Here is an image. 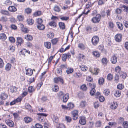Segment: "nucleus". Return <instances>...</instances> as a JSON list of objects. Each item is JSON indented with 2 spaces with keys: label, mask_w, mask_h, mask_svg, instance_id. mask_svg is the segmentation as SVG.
<instances>
[{
  "label": "nucleus",
  "mask_w": 128,
  "mask_h": 128,
  "mask_svg": "<svg viewBox=\"0 0 128 128\" xmlns=\"http://www.w3.org/2000/svg\"><path fill=\"white\" fill-rule=\"evenodd\" d=\"M86 105V103L85 101H82L80 103V106L82 107H85Z\"/></svg>",
  "instance_id": "3c124183"
},
{
  "label": "nucleus",
  "mask_w": 128,
  "mask_h": 128,
  "mask_svg": "<svg viewBox=\"0 0 128 128\" xmlns=\"http://www.w3.org/2000/svg\"><path fill=\"white\" fill-rule=\"evenodd\" d=\"M8 96L6 94L4 93H2L1 94L0 98L2 100H5L8 97Z\"/></svg>",
  "instance_id": "412c9836"
},
{
  "label": "nucleus",
  "mask_w": 128,
  "mask_h": 128,
  "mask_svg": "<svg viewBox=\"0 0 128 128\" xmlns=\"http://www.w3.org/2000/svg\"><path fill=\"white\" fill-rule=\"evenodd\" d=\"M82 74L80 72H76L75 73L73 74L74 77L78 78L81 77Z\"/></svg>",
  "instance_id": "4be33fe9"
},
{
  "label": "nucleus",
  "mask_w": 128,
  "mask_h": 128,
  "mask_svg": "<svg viewBox=\"0 0 128 128\" xmlns=\"http://www.w3.org/2000/svg\"><path fill=\"white\" fill-rule=\"evenodd\" d=\"M24 120L25 122L26 123H30L32 120V118L28 116L25 117L24 118Z\"/></svg>",
  "instance_id": "dca6fc26"
},
{
  "label": "nucleus",
  "mask_w": 128,
  "mask_h": 128,
  "mask_svg": "<svg viewBox=\"0 0 128 128\" xmlns=\"http://www.w3.org/2000/svg\"><path fill=\"white\" fill-rule=\"evenodd\" d=\"M5 122L7 125L10 127H12L14 126V123L11 120L7 119L6 120Z\"/></svg>",
  "instance_id": "1a4fd4ad"
},
{
  "label": "nucleus",
  "mask_w": 128,
  "mask_h": 128,
  "mask_svg": "<svg viewBox=\"0 0 128 128\" xmlns=\"http://www.w3.org/2000/svg\"><path fill=\"white\" fill-rule=\"evenodd\" d=\"M38 110L39 111L42 112H44L46 111V109L45 108H43L41 106L38 107Z\"/></svg>",
  "instance_id": "864d4df0"
},
{
  "label": "nucleus",
  "mask_w": 128,
  "mask_h": 128,
  "mask_svg": "<svg viewBox=\"0 0 128 128\" xmlns=\"http://www.w3.org/2000/svg\"><path fill=\"white\" fill-rule=\"evenodd\" d=\"M36 22L38 24V25L42 24V20L41 18H38L36 20Z\"/></svg>",
  "instance_id": "e2e57ef3"
},
{
  "label": "nucleus",
  "mask_w": 128,
  "mask_h": 128,
  "mask_svg": "<svg viewBox=\"0 0 128 128\" xmlns=\"http://www.w3.org/2000/svg\"><path fill=\"white\" fill-rule=\"evenodd\" d=\"M59 25L60 28L63 30L64 29L65 26L63 22H60L59 24Z\"/></svg>",
  "instance_id": "e433bc0d"
},
{
  "label": "nucleus",
  "mask_w": 128,
  "mask_h": 128,
  "mask_svg": "<svg viewBox=\"0 0 128 128\" xmlns=\"http://www.w3.org/2000/svg\"><path fill=\"white\" fill-rule=\"evenodd\" d=\"M4 4L7 5H10L12 4V2L9 0H7L5 1Z\"/></svg>",
  "instance_id": "052dcab7"
},
{
  "label": "nucleus",
  "mask_w": 128,
  "mask_h": 128,
  "mask_svg": "<svg viewBox=\"0 0 128 128\" xmlns=\"http://www.w3.org/2000/svg\"><path fill=\"white\" fill-rule=\"evenodd\" d=\"M49 25L54 27H56V23L54 21H52L49 23Z\"/></svg>",
  "instance_id": "603ef678"
},
{
  "label": "nucleus",
  "mask_w": 128,
  "mask_h": 128,
  "mask_svg": "<svg viewBox=\"0 0 128 128\" xmlns=\"http://www.w3.org/2000/svg\"><path fill=\"white\" fill-rule=\"evenodd\" d=\"M69 94H64L62 98L63 102H66L69 98Z\"/></svg>",
  "instance_id": "9b49d317"
},
{
  "label": "nucleus",
  "mask_w": 128,
  "mask_h": 128,
  "mask_svg": "<svg viewBox=\"0 0 128 128\" xmlns=\"http://www.w3.org/2000/svg\"><path fill=\"white\" fill-rule=\"evenodd\" d=\"M102 62L104 65L106 64L108 62V60L106 58H104L102 59Z\"/></svg>",
  "instance_id": "2f4dec72"
},
{
  "label": "nucleus",
  "mask_w": 128,
  "mask_h": 128,
  "mask_svg": "<svg viewBox=\"0 0 128 128\" xmlns=\"http://www.w3.org/2000/svg\"><path fill=\"white\" fill-rule=\"evenodd\" d=\"M67 58V57L66 56V54H63L62 56V60L64 61H65Z\"/></svg>",
  "instance_id": "338daca9"
},
{
  "label": "nucleus",
  "mask_w": 128,
  "mask_h": 128,
  "mask_svg": "<svg viewBox=\"0 0 128 128\" xmlns=\"http://www.w3.org/2000/svg\"><path fill=\"white\" fill-rule=\"evenodd\" d=\"M80 67L82 70L83 71H86L88 69V68L86 66L81 65L80 66Z\"/></svg>",
  "instance_id": "c85d7f7f"
},
{
  "label": "nucleus",
  "mask_w": 128,
  "mask_h": 128,
  "mask_svg": "<svg viewBox=\"0 0 128 128\" xmlns=\"http://www.w3.org/2000/svg\"><path fill=\"white\" fill-rule=\"evenodd\" d=\"M121 8H124L125 11L128 13V7L124 5H122L121 6Z\"/></svg>",
  "instance_id": "13d9d810"
},
{
  "label": "nucleus",
  "mask_w": 128,
  "mask_h": 128,
  "mask_svg": "<svg viewBox=\"0 0 128 128\" xmlns=\"http://www.w3.org/2000/svg\"><path fill=\"white\" fill-rule=\"evenodd\" d=\"M96 90L94 88H92L91 90L90 91V93L92 95H94L95 93Z\"/></svg>",
  "instance_id": "774afa93"
},
{
  "label": "nucleus",
  "mask_w": 128,
  "mask_h": 128,
  "mask_svg": "<svg viewBox=\"0 0 128 128\" xmlns=\"http://www.w3.org/2000/svg\"><path fill=\"white\" fill-rule=\"evenodd\" d=\"M68 110L72 109L74 107V104L70 102L67 104Z\"/></svg>",
  "instance_id": "6ab92c4d"
},
{
  "label": "nucleus",
  "mask_w": 128,
  "mask_h": 128,
  "mask_svg": "<svg viewBox=\"0 0 128 128\" xmlns=\"http://www.w3.org/2000/svg\"><path fill=\"white\" fill-rule=\"evenodd\" d=\"M57 127L58 128H65L64 125L62 123L59 124Z\"/></svg>",
  "instance_id": "0e129e2a"
},
{
  "label": "nucleus",
  "mask_w": 128,
  "mask_h": 128,
  "mask_svg": "<svg viewBox=\"0 0 128 128\" xmlns=\"http://www.w3.org/2000/svg\"><path fill=\"white\" fill-rule=\"evenodd\" d=\"M6 38V35L4 33H1L0 34V39L2 41H4Z\"/></svg>",
  "instance_id": "5701e85b"
},
{
  "label": "nucleus",
  "mask_w": 128,
  "mask_h": 128,
  "mask_svg": "<svg viewBox=\"0 0 128 128\" xmlns=\"http://www.w3.org/2000/svg\"><path fill=\"white\" fill-rule=\"evenodd\" d=\"M88 85L91 88H94L96 87V84H92L91 83H89V84H88Z\"/></svg>",
  "instance_id": "6e6d98bb"
},
{
  "label": "nucleus",
  "mask_w": 128,
  "mask_h": 128,
  "mask_svg": "<svg viewBox=\"0 0 128 128\" xmlns=\"http://www.w3.org/2000/svg\"><path fill=\"white\" fill-rule=\"evenodd\" d=\"M47 37L50 38H53L54 36V34L52 32H48L47 35Z\"/></svg>",
  "instance_id": "c9c22d12"
},
{
  "label": "nucleus",
  "mask_w": 128,
  "mask_h": 128,
  "mask_svg": "<svg viewBox=\"0 0 128 128\" xmlns=\"http://www.w3.org/2000/svg\"><path fill=\"white\" fill-rule=\"evenodd\" d=\"M78 59L81 61H84L86 58L85 56L82 54H79L78 57Z\"/></svg>",
  "instance_id": "ddd939ff"
},
{
  "label": "nucleus",
  "mask_w": 128,
  "mask_h": 128,
  "mask_svg": "<svg viewBox=\"0 0 128 128\" xmlns=\"http://www.w3.org/2000/svg\"><path fill=\"white\" fill-rule=\"evenodd\" d=\"M35 89L32 86H30L28 88V91L29 92L31 93L34 92Z\"/></svg>",
  "instance_id": "58836bf2"
},
{
  "label": "nucleus",
  "mask_w": 128,
  "mask_h": 128,
  "mask_svg": "<svg viewBox=\"0 0 128 128\" xmlns=\"http://www.w3.org/2000/svg\"><path fill=\"white\" fill-rule=\"evenodd\" d=\"M117 60V57L114 55L112 56L111 58L110 61L113 64H116V62Z\"/></svg>",
  "instance_id": "f8f14e48"
},
{
  "label": "nucleus",
  "mask_w": 128,
  "mask_h": 128,
  "mask_svg": "<svg viewBox=\"0 0 128 128\" xmlns=\"http://www.w3.org/2000/svg\"><path fill=\"white\" fill-rule=\"evenodd\" d=\"M113 78V76L111 74H108L107 76V79L109 80H111Z\"/></svg>",
  "instance_id": "49530a36"
},
{
  "label": "nucleus",
  "mask_w": 128,
  "mask_h": 128,
  "mask_svg": "<svg viewBox=\"0 0 128 128\" xmlns=\"http://www.w3.org/2000/svg\"><path fill=\"white\" fill-rule=\"evenodd\" d=\"M100 19V14L96 15L95 17L93 18L92 19V21L93 23H98Z\"/></svg>",
  "instance_id": "f257e3e1"
},
{
  "label": "nucleus",
  "mask_w": 128,
  "mask_h": 128,
  "mask_svg": "<svg viewBox=\"0 0 128 128\" xmlns=\"http://www.w3.org/2000/svg\"><path fill=\"white\" fill-rule=\"evenodd\" d=\"M117 88L118 89L122 90L124 88V86L122 84H119L117 85Z\"/></svg>",
  "instance_id": "37998d69"
},
{
  "label": "nucleus",
  "mask_w": 128,
  "mask_h": 128,
  "mask_svg": "<svg viewBox=\"0 0 128 128\" xmlns=\"http://www.w3.org/2000/svg\"><path fill=\"white\" fill-rule=\"evenodd\" d=\"M26 75L31 76L33 74V71L30 68L26 70Z\"/></svg>",
  "instance_id": "2eb2a0df"
},
{
  "label": "nucleus",
  "mask_w": 128,
  "mask_h": 128,
  "mask_svg": "<svg viewBox=\"0 0 128 128\" xmlns=\"http://www.w3.org/2000/svg\"><path fill=\"white\" fill-rule=\"evenodd\" d=\"M39 115L38 118L39 120L40 121H42L43 120V116L46 117L47 116V114L44 113H39L38 114Z\"/></svg>",
  "instance_id": "9d476101"
},
{
  "label": "nucleus",
  "mask_w": 128,
  "mask_h": 128,
  "mask_svg": "<svg viewBox=\"0 0 128 128\" xmlns=\"http://www.w3.org/2000/svg\"><path fill=\"white\" fill-rule=\"evenodd\" d=\"M52 119L54 122L56 123H58V118L56 116H54Z\"/></svg>",
  "instance_id": "8fccbe9b"
},
{
  "label": "nucleus",
  "mask_w": 128,
  "mask_h": 128,
  "mask_svg": "<svg viewBox=\"0 0 128 128\" xmlns=\"http://www.w3.org/2000/svg\"><path fill=\"white\" fill-rule=\"evenodd\" d=\"M78 48L82 50H84L86 48L85 44L82 43H80L78 44Z\"/></svg>",
  "instance_id": "aec40b11"
},
{
  "label": "nucleus",
  "mask_w": 128,
  "mask_h": 128,
  "mask_svg": "<svg viewBox=\"0 0 128 128\" xmlns=\"http://www.w3.org/2000/svg\"><path fill=\"white\" fill-rule=\"evenodd\" d=\"M122 35L120 34H118L115 36L114 38L116 41L117 42H120L122 40Z\"/></svg>",
  "instance_id": "6e6552de"
},
{
  "label": "nucleus",
  "mask_w": 128,
  "mask_h": 128,
  "mask_svg": "<svg viewBox=\"0 0 128 128\" xmlns=\"http://www.w3.org/2000/svg\"><path fill=\"white\" fill-rule=\"evenodd\" d=\"M101 122L100 120L97 121L95 124L96 126L97 127H100L101 126Z\"/></svg>",
  "instance_id": "c03bdc74"
},
{
  "label": "nucleus",
  "mask_w": 128,
  "mask_h": 128,
  "mask_svg": "<svg viewBox=\"0 0 128 128\" xmlns=\"http://www.w3.org/2000/svg\"><path fill=\"white\" fill-rule=\"evenodd\" d=\"M98 48L102 52L104 53H106V50L104 49V47L102 45L99 46H98Z\"/></svg>",
  "instance_id": "a878e982"
},
{
  "label": "nucleus",
  "mask_w": 128,
  "mask_h": 128,
  "mask_svg": "<svg viewBox=\"0 0 128 128\" xmlns=\"http://www.w3.org/2000/svg\"><path fill=\"white\" fill-rule=\"evenodd\" d=\"M64 95V92L62 91H60L58 94V96L60 98H62Z\"/></svg>",
  "instance_id": "72a5a7b5"
},
{
  "label": "nucleus",
  "mask_w": 128,
  "mask_h": 128,
  "mask_svg": "<svg viewBox=\"0 0 128 128\" xmlns=\"http://www.w3.org/2000/svg\"><path fill=\"white\" fill-rule=\"evenodd\" d=\"M123 126L124 128H127L128 127V122L127 121L124 122Z\"/></svg>",
  "instance_id": "680f3d73"
},
{
  "label": "nucleus",
  "mask_w": 128,
  "mask_h": 128,
  "mask_svg": "<svg viewBox=\"0 0 128 128\" xmlns=\"http://www.w3.org/2000/svg\"><path fill=\"white\" fill-rule=\"evenodd\" d=\"M104 94L106 96H108L110 93L109 90L108 89H105L103 92Z\"/></svg>",
  "instance_id": "f704fd0d"
},
{
  "label": "nucleus",
  "mask_w": 128,
  "mask_h": 128,
  "mask_svg": "<svg viewBox=\"0 0 128 128\" xmlns=\"http://www.w3.org/2000/svg\"><path fill=\"white\" fill-rule=\"evenodd\" d=\"M104 80L102 78H100L98 80V83L100 84H102L104 83Z\"/></svg>",
  "instance_id": "79ce46f5"
},
{
  "label": "nucleus",
  "mask_w": 128,
  "mask_h": 128,
  "mask_svg": "<svg viewBox=\"0 0 128 128\" xmlns=\"http://www.w3.org/2000/svg\"><path fill=\"white\" fill-rule=\"evenodd\" d=\"M114 80L116 83H118L119 81V76L118 75L116 74L115 76Z\"/></svg>",
  "instance_id": "69168bd1"
},
{
  "label": "nucleus",
  "mask_w": 128,
  "mask_h": 128,
  "mask_svg": "<svg viewBox=\"0 0 128 128\" xmlns=\"http://www.w3.org/2000/svg\"><path fill=\"white\" fill-rule=\"evenodd\" d=\"M25 39L28 41H31L32 40V36L29 34H27L24 36Z\"/></svg>",
  "instance_id": "b1692460"
},
{
  "label": "nucleus",
  "mask_w": 128,
  "mask_h": 128,
  "mask_svg": "<svg viewBox=\"0 0 128 128\" xmlns=\"http://www.w3.org/2000/svg\"><path fill=\"white\" fill-rule=\"evenodd\" d=\"M99 38L97 36H94L92 39V44L94 45H96L98 42Z\"/></svg>",
  "instance_id": "7ed1b4c3"
},
{
  "label": "nucleus",
  "mask_w": 128,
  "mask_h": 128,
  "mask_svg": "<svg viewBox=\"0 0 128 128\" xmlns=\"http://www.w3.org/2000/svg\"><path fill=\"white\" fill-rule=\"evenodd\" d=\"M34 20L32 19H28L27 20V22L29 25H32L33 24Z\"/></svg>",
  "instance_id": "a18cd8bd"
},
{
  "label": "nucleus",
  "mask_w": 128,
  "mask_h": 128,
  "mask_svg": "<svg viewBox=\"0 0 128 128\" xmlns=\"http://www.w3.org/2000/svg\"><path fill=\"white\" fill-rule=\"evenodd\" d=\"M78 111L76 110H74L71 113L73 120H76L78 118Z\"/></svg>",
  "instance_id": "f03ea898"
},
{
  "label": "nucleus",
  "mask_w": 128,
  "mask_h": 128,
  "mask_svg": "<svg viewBox=\"0 0 128 128\" xmlns=\"http://www.w3.org/2000/svg\"><path fill=\"white\" fill-rule=\"evenodd\" d=\"M42 14V12L40 11H38L35 12L34 14L35 16H38Z\"/></svg>",
  "instance_id": "de8ad7c7"
},
{
  "label": "nucleus",
  "mask_w": 128,
  "mask_h": 128,
  "mask_svg": "<svg viewBox=\"0 0 128 128\" xmlns=\"http://www.w3.org/2000/svg\"><path fill=\"white\" fill-rule=\"evenodd\" d=\"M24 42V40L21 38L20 37L17 38L16 45L17 46H21Z\"/></svg>",
  "instance_id": "39448f33"
},
{
  "label": "nucleus",
  "mask_w": 128,
  "mask_h": 128,
  "mask_svg": "<svg viewBox=\"0 0 128 128\" xmlns=\"http://www.w3.org/2000/svg\"><path fill=\"white\" fill-rule=\"evenodd\" d=\"M9 90L11 92L13 93L16 92L17 89L16 87L12 86H11Z\"/></svg>",
  "instance_id": "7c9ffc66"
},
{
  "label": "nucleus",
  "mask_w": 128,
  "mask_h": 128,
  "mask_svg": "<svg viewBox=\"0 0 128 128\" xmlns=\"http://www.w3.org/2000/svg\"><path fill=\"white\" fill-rule=\"evenodd\" d=\"M116 24L118 26V27L119 28L120 30H122L123 29V26L122 24L120 22H117Z\"/></svg>",
  "instance_id": "a19ab883"
},
{
  "label": "nucleus",
  "mask_w": 128,
  "mask_h": 128,
  "mask_svg": "<svg viewBox=\"0 0 128 128\" xmlns=\"http://www.w3.org/2000/svg\"><path fill=\"white\" fill-rule=\"evenodd\" d=\"M11 66V65L10 63L7 64L5 67L6 70L7 71H9L10 70Z\"/></svg>",
  "instance_id": "c756f323"
},
{
  "label": "nucleus",
  "mask_w": 128,
  "mask_h": 128,
  "mask_svg": "<svg viewBox=\"0 0 128 128\" xmlns=\"http://www.w3.org/2000/svg\"><path fill=\"white\" fill-rule=\"evenodd\" d=\"M118 106V104L117 102H113L110 104V107L112 110H115L116 108Z\"/></svg>",
  "instance_id": "423d86ee"
},
{
  "label": "nucleus",
  "mask_w": 128,
  "mask_h": 128,
  "mask_svg": "<svg viewBox=\"0 0 128 128\" xmlns=\"http://www.w3.org/2000/svg\"><path fill=\"white\" fill-rule=\"evenodd\" d=\"M44 46L48 49L50 48L51 46V43L48 42H45L44 43Z\"/></svg>",
  "instance_id": "f3484780"
},
{
  "label": "nucleus",
  "mask_w": 128,
  "mask_h": 128,
  "mask_svg": "<svg viewBox=\"0 0 128 128\" xmlns=\"http://www.w3.org/2000/svg\"><path fill=\"white\" fill-rule=\"evenodd\" d=\"M1 13L4 15H8V12L6 10H1L0 11Z\"/></svg>",
  "instance_id": "5fc2aeb1"
},
{
  "label": "nucleus",
  "mask_w": 128,
  "mask_h": 128,
  "mask_svg": "<svg viewBox=\"0 0 128 128\" xmlns=\"http://www.w3.org/2000/svg\"><path fill=\"white\" fill-rule=\"evenodd\" d=\"M90 71L93 74L97 75L99 72L100 70L97 68H95L93 69L91 68L90 69Z\"/></svg>",
  "instance_id": "20e7f679"
},
{
  "label": "nucleus",
  "mask_w": 128,
  "mask_h": 128,
  "mask_svg": "<svg viewBox=\"0 0 128 128\" xmlns=\"http://www.w3.org/2000/svg\"><path fill=\"white\" fill-rule=\"evenodd\" d=\"M8 10L12 12H15L16 10V8L14 6H10L8 8Z\"/></svg>",
  "instance_id": "a211bd4d"
},
{
  "label": "nucleus",
  "mask_w": 128,
  "mask_h": 128,
  "mask_svg": "<svg viewBox=\"0 0 128 128\" xmlns=\"http://www.w3.org/2000/svg\"><path fill=\"white\" fill-rule=\"evenodd\" d=\"M80 123L82 125H84L86 123L85 118L84 117H80L79 121Z\"/></svg>",
  "instance_id": "4468645a"
},
{
  "label": "nucleus",
  "mask_w": 128,
  "mask_h": 128,
  "mask_svg": "<svg viewBox=\"0 0 128 128\" xmlns=\"http://www.w3.org/2000/svg\"><path fill=\"white\" fill-rule=\"evenodd\" d=\"M54 9V11L57 12H59L60 10V8L58 6H55Z\"/></svg>",
  "instance_id": "bf43d9fd"
},
{
  "label": "nucleus",
  "mask_w": 128,
  "mask_h": 128,
  "mask_svg": "<svg viewBox=\"0 0 128 128\" xmlns=\"http://www.w3.org/2000/svg\"><path fill=\"white\" fill-rule=\"evenodd\" d=\"M51 41L53 44H55L58 42V40L57 38H54Z\"/></svg>",
  "instance_id": "4d7b16f0"
},
{
  "label": "nucleus",
  "mask_w": 128,
  "mask_h": 128,
  "mask_svg": "<svg viewBox=\"0 0 128 128\" xmlns=\"http://www.w3.org/2000/svg\"><path fill=\"white\" fill-rule=\"evenodd\" d=\"M59 90L58 86L57 85H54V87L52 88L53 91L56 92H58Z\"/></svg>",
  "instance_id": "4c0bfd02"
},
{
  "label": "nucleus",
  "mask_w": 128,
  "mask_h": 128,
  "mask_svg": "<svg viewBox=\"0 0 128 128\" xmlns=\"http://www.w3.org/2000/svg\"><path fill=\"white\" fill-rule=\"evenodd\" d=\"M121 94V92L120 90H116L114 94L115 96L116 97H118L120 96Z\"/></svg>",
  "instance_id": "473e14b6"
},
{
  "label": "nucleus",
  "mask_w": 128,
  "mask_h": 128,
  "mask_svg": "<svg viewBox=\"0 0 128 128\" xmlns=\"http://www.w3.org/2000/svg\"><path fill=\"white\" fill-rule=\"evenodd\" d=\"M80 88L84 91H86L87 89V87L85 84L82 85L80 87Z\"/></svg>",
  "instance_id": "09e8293b"
},
{
  "label": "nucleus",
  "mask_w": 128,
  "mask_h": 128,
  "mask_svg": "<svg viewBox=\"0 0 128 128\" xmlns=\"http://www.w3.org/2000/svg\"><path fill=\"white\" fill-rule=\"evenodd\" d=\"M37 27L38 29L42 30H44L45 28L44 26L42 24L38 25Z\"/></svg>",
  "instance_id": "cd10ccee"
},
{
  "label": "nucleus",
  "mask_w": 128,
  "mask_h": 128,
  "mask_svg": "<svg viewBox=\"0 0 128 128\" xmlns=\"http://www.w3.org/2000/svg\"><path fill=\"white\" fill-rule=\"evenodd\" d=\"M54 80L55 83H58L59 82H61L62 84L64 83L63 80L61 77L55 78H54Z\"/></svg>",
  "instance_id": "0eeeda50"
},
{
  "label": "nucleus",
  "mask_w": 128,
  "mask_h": 128,
  "mask_svg": "<svg viewBox=\"0 0 128 128\" xmlns=\"http://www.w3.org/2000/svg\"><path fill=\"white\" fill-rule=\"evenodd\" d=\"M60 18L62 20L66 21L69 19V17L66 16H60Z\"/></svg>",
  "instance_id": "ea45409f"
},
{
  "label": "nucleus",
  "mask_w": 128,
  "mask_h": 128,
  "mask_svg": "<svg viewBox=\"0 0 128 128\" xmlns=\"http://www.w3.org/2000/svg\"><path fill=\"white\" fill-rule=\"evenodd\" d=\"M92 54L96 58H99L100 57V54L98 52L95 51L92 52Z\"/></svg>",
  "instance_id": "bb28decb"
},
{
  "label": "nucleus",
  "mask_w": 128,
  "mask_h": 128,
  "mask_svg": "<svg viewBox=\"0 0 128 128\" xmlns=\"http://www.w3.org/2000/svg\"><path fill=\"white\" fill-rule=\"evenodd\" d=\"M73 71V68L70 67H68L66 70V72L68 74L72 73Z\"/></svg>",
  "instance_id": "393cba45"
}]
</instances>
